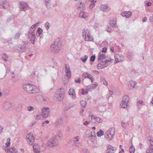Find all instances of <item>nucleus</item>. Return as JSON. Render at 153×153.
<instances>
[{"instance_id":"7c9ffc66","label":"nucleus","mask_w":153,"mask_h":153,"mask_svg":"<svg viewBox=\"0 0 153 153\" xmlns=\"http://www.w3.org/2000/svg\"><path fill=\"white\" fill-rule=\"evenodd\" d=\"M91 117L92 119H95L96 120V121L97 122H98V123H100L101 122H102V119H101L100 118L97 117H95L94 115H91Z\"/></svg>"},{"instance_id":"412c9836","label":"nucleus","mask_w":153,"mask_h":153,"mask_svg":"<svg viewBox=\"0 0 153 153\" xmlns=\"http://www.w3.org/2000/svg\"><path fill=\"white\" fill-rule=\"evenodd\" d=\"M7 148L5 147L4 149L6 152H8L9 151L11 153H18L17 151L16 150L15 148L14 147L11 148L9 150L7 149V151L6 150Z\"/></svg>"},{"instance_id":"0e129e2a","label":"nucleus","mask_w":153,"mask_h":153,"mask_svg":"<svg viewBox=\"0 0 153 153\" xmlns=\"http://www.w3.org/2000/svg\"><path fill=\"white\" fill-rule=\"evenodd\" d=\"M88 74H89L88 73H83L82 74V76L84 77L87 78V75H88Z\"/></svg>"},{"instance_id":"79ce46f5","label":"nucleus","mask_w":153,"mask_h":153,"mask_svg":"<svg viewBox=\"0 0 153 153\" xmlns=\"http://www.w3.org/2000/svg\"><path fill=\"white\" fill-rule=\"evenodd\" d=\"M87 78L91 80L92 83L94 81V78L92 77L91 75L90 74H88V75H87Z\"/></svg>"},{"instance_id":"72a5a7b5","label":"nucleus","mask_w":153,"mask_h":153,"mask_svg":"<svg viewBox=\"0 0 153 153\" xmlns=\"http://www.w3.org/2000/svg\"><path fill=\"white\" fill-rule=\"evenodd\" d=\"M8 57V56L5 53H4L2 54V58L4 61L7 62V61Z\"/></svg>"},{"instance_id":"e433bc0d","label":"nucleus","mask_w":153,"mask_h":153,"mask_svg":"<svg viewBox=\"0 0 153 153\" xmlns=\"http://www.w3.org/2000/svg\"><path fill=\"white\" fill-rule=\"evenodd\" d=\"M21 34V33L20 32H18L14 36V39H17L19 38L20 35Z\"/></svg>"},{"instance_id":"c03bdc74","label":"nucleus","mask_w":153,"mask_h":153,"mask_svg":"<svg viewBox=\"0 0 153 153\" xmlns=\"http://www.w3.org/2000/svg\"><path fill=\"white\" fill-rule=\"evenodd\" d=\"M33 150H36L40 149V147L38 144H35L33 146Z\"/></svg>"},{"instance_id":"1a4fd4ad","label":"nucleus","mask_w":153,"mask_h":153,"mask_svg":"<svg viewBox=\"0 0 153 153\" xmlns=\"http://www.w3.org/2000/svg\"><path fill=\"white\" fill-rule=\"evenodd\" d=\"M50 109L48 108H44L42 110V115L43 118H46L50 114Z\"/></svg>"},{"instance_id":"338daca9","label":"nucleus","mask_w":153,"mask_h":153,"mask_svg":"<svg viewBox=\"0 0 153 153\" xmlns=\"http://www.w3.org/2000/svg\"><path fill=\"white\" fill-rule=\"evenodd\" d=\"M110 64V63L109 64H107L106 65H105L104 66H102V69L103 68H105L106 67H107L108 65H109Z\"/></svg>"},{"instance_id":"680f3d73","label":"nucleus","mask_w":153,"mask_h":153,"mask_svg":"<svg viewBox=\"0 0 153 153\" xmlns=\"http://www.w3.org/2000/svg\"><path fill=\"white\" fill-rule=\"evenodd\" d=\"M102 67L101 64L100 63H99L97 65V68L99 69H102Z\"/></svg>"},{"instance_id":"f257e3e1","label":"nucleus","mask_w":153,"mask_h":153,"mask_svg":"<svg viewBox=\"0 0 153 153\" xmlns=\"http://www.w3.org/2000/svg\"><path fill=\"white\" fill-rule=\"evenodd\" d=\"M65 92L63 88L58 89L54 96V99L57 102L62 101L65 96Z\"/></svg>"},{"instance_id":"3c124183","label":"nucleus","mask_w":153,"mask_h":153,"mask_svg":"<svg viewBox=\"0 0 153 153\" xmlns=\"http://www.w3.org/2000/svg\"><path fill=\"white\" fill-rule=\"evenodd\" d=\"M27 109L29 111H32L34 110V107L32 106H30L27 107Z\"/></svg>"},{"instance_id":"ea45409f","label":"nucleus","mask_w":153,"mask_h":153,"mask_svg":"<svg viewBox=\"0 0 153 153\" xmlns=\"http://www.w3.org/2000/svg\"><path fill=\"white\" fill-rule=\"evenodd\" d=\"M87 131H86L85 133V136L86 137H91L92 138H95L96 136V135H93V134H91V133L90 134V135H88V134L87 133Z\"/></svg>"},{"instance_id":"bf43d9fd","label":"nucleus","mask_w":153,"mask_h":153,"mask_svg":"<svg viewBox=\"0 0 153 153\" xmlns=\"http://www.w3.org/2000/svg\"><path fill=\"white\" fill-rule=\"evenodd\" d=\"M34 153H40V149H37L36 150H33Z\"/></svg>"},{"instance_id":"f3484780","label":"nucleus","mask_w":153,"mask_h":153,"mask_svg":"<svg viewBox=\"0 0 153 153\" xmlns=\"http://www.w3.org/2000/svg\"><path fill=\"white\" fill-rule=\"evenodd\" d=\"M36 38V36L35 35V33H33L29 35L28 38L30 41L33 44H34L35 43V39Z\"/></svg>"},{"instance_id":"0eeeda50","label":"nucleus","mask_w":153,"mask_h":153,"mask_svg":"<svg viewBox=\"0 0 153 153\" xmlns=\"http://www.w3.org/2000/svg\"><path fill=\"white\" fill-rule=\"evenodd\" d=\"M19 7L20 9L23 11L27 10L29 8L28 4L24 2H20Z\"/></svg>"},{"instance_id":"13d9d810","label":"nucleus","mask_w":153,"mask_h":153,"mask_svg":"<svg viewBox=\"0 0 153 153\" xmlns=\"http://www.w3.org/2000/svg\"><path fill=\"white\" fill-rule=\"evenodd\" d=\"M81 79L80 78H79L77 80H75V81L76 83H80L81 82Z\"/></svg>"},{"instance_id":"8fccbe9b","label":"nucleus","mask_w":153,"mask_h":153,"mask_svg":"<svg viewBox=\"0 0 153 153\" xmlns=\"http://www.w3.org/2000/svg\"><path fill=\"white\" fill-rule=\"evenodd\" d=\"M74 106L73 105H72L71 106H69L68 107H65L64 108V110L65 111H67L69 109H70L71 107H72Z\"/></svg>"},{"instance_id":"c9c22d12","label":"nucleus","mask_w":153,"mask_h":153,"mask_svg":"<svg viewBox=\"0 0 153 153\" xmlns=\"http://www.w3.org/2000/svg\"><path fill=\"white\" fill-rule=\"evenodd\" d=\"M104 132L101 129L97 133V135L98 137H100L104 134Z\"/></svg>"},{"instance_id":"4d7b16f0","label":"nucleus","mask_w":153,"mask_h":153,"mask_svg":"<svg viewBox=\"0 0 153 153\" xmlns=\"http://www.w3.org/2000/svg\"><path fill=\"white\" fill-rule=\"evenodd\" d=\"M31 30L32 29H30V28H29L28 30V33L30 34H33V33H35L34 32V30Z\"/></svg>"},{"instance_id":"69168bd1","label":"nucleus","mask_w":153,"mask_h":153,"mask_svg":"<svg viewBox=\"0 0 153 153\" xmlns=\"http://www.w3.org/2000/svg\"><path fill=\"white\" fill-rule=\"evenodd\" d=\"M82 95H84V94H85L86 93H88V92L87 91H85V92L84 90L83 89H82Z\"/></svg>"},{"instance_id":"774afa93","label":"nucleus","mask_w":153,"mask_h":153,"mask_svg":"<svg viewBox=\"0 0 153 153\" xmlns=\"http://www.w3.org/2000/svg\"><path fill=\"white\" fill-rule=\"evenodd\" d=\"M146 5L147 6H151L152 4V3L149 1L148 2L146 3Z\"/></svg>"},{"instance_id":"f8f14e48","label":"nucleus","mask_w":153,"mask_h":153,"mask_svg":"<svg viewBox=\"0 0 153 153\" xmlns=\"http://www.w3.org/2000/svg\"><path fill=\"white\" fill-rule=\"evenodd\" d=\"M65 68L66 75L68 79L70 78L71 76V72L70 70V68L68 65H65Z\"/></svg>"},{"instance_id":"a211bd4d","label":"nucleus","mask_w":153,"mask_h":153,"mask_svg":"<svg viewBox=\"0 0 153 153\" xmlns=\"http://www.w3.org/2000/svg\"><path fill=\"white\" fill-rule=\"evenodd\" d=\"M100 10L103 12H107L109 10L110 8L106 4H102L100 6Z\"/></svg>"},{"instance_id":"864d4df0","label":"nucleus","mask_w":153,"mask_h":153,"mask_svg":"<svg viewBox=\"0 0 153 153\" xmlns=\"http://www.w3.org/2000/svg\"><path fill=\"white\" fill-rule=\"evenodd\" d=\"M107 50V48H106L104 47L102 48V51H100V53H101L102 52L105 53V52H106Z\"/></svg>"},{"instance_id":"a878e982","label":"nucleus","mask_w":153,"mask_h":153,"mask_svg":"<svg viewBox=\"0 0 153 153\" xmlns=\"http://www.w3.org/2000/svg\"><path fill=\"white\" fill-rule=\"evenodd\" d=\"M79 16L80 17L83 18L85 19L87 18V13L83 11H81L80 12Z\"/></svg>"},{"instance_id":"2f4dec72","label":"nucleus","mask_w":153,"mask_h":153,"mask_svg":"<svg viewBox=\"0 0 153 153\" xmlns=\"http://www.w3.org/2000/svg\"><path fill=\"white\" fill-rule=\"evenodd\" d=\"M100 55L99 56L98 59L99 60H103L106 58V56L103 53H99Z\"/></svg>"},{"instance_id":"a19ab883","label":"nucleus","mask_w":153,"mask_h":153,"mask_svg":"<svg viewBox=\"0 0 153 153\" xmlns=\"http://www.w3.org/2000/svg\"><path fill=\"white\" fill-rule=\"evenodd\" d=\"M80 103L83 108H85V107L86 105V101L82 100L80 101Z\"/></svg>"},{"instance_id":"37998d69","label":"nucleus","mask_w":153,"mask_h":153,"mask_svg":"<svg viewBox=\"0 0 153 153\" xmlns=\"http://www.w3.org/2000/svg\"><path fill=\"white\" fill-rule=\"evenodd\" d=\"M113 60L111 59H110L106 60L105 61H103V62H104V65H106L107 64H108V63L109 62H112V61Z\"/></svg>"},{"instance_id":"f704fd0d","label":"nucleus","mask_w":153,"mask_h":153,"mask_svg":"<svg viewBox=\"0 0 153 153\" xmlns=\"http://www.w3.org/2000/svg\"><path fill=\"white\" fill-rule=\"evenodd\" d=\"M101 81V82H103V84L107 86L108 85V83L107 82L105 79V78L103 77H101L100 78Z\"/></svg>"},{"instance_id":"dca6fc26","label":"nucleus","mask_w":153,"mask_h":153,"mask_svg":"<svg viewBox=\"0 0 153 153\" xmlns=\"http://www.w3.org/2000/svg\"><path fill=\"white\" fill-rule=\"evenodd\" d=\"M114 57L115 59V61L116 62L115 63L121 62L122 60L123 57L120 54H115L114 56Z\"/></svg>"},{"instance_id":"603ef678","label":"nucleus","mask_w":153,"mask_h":153,"mask_svg":"<svg viewBox=\"0 0 153 153\" xmlns=\"http://www.w3.org/2000/svg\"><path fill=\"white\" fill-rule=\"evenodd\" d=\"M95 56L94 55H92L91 56L90 60L92 62H94L95 59Z\"/></svg>"},{"instance_id":"c756f323","label":"nucleus","mask_w":153,"mask_h":153,"mask_svg":"<svg viewBox=\"0 0 153 153\" xmlns=\"http://www.w3.org/2000/svg\"><path fill=\"white\" fill-rule=\"evenodd\" d=\"M45 4L47 8H50L51 7V0H45Z\"/></svg>"},{"instance_id":"e2e57ef3","label":"nucleus","mask_w":153,"mask_h":153,"mask_svg":"<svg viewBox=\"0 0 153 153\" xmlns=\"http://www.w3.org/2000/svg\"><path fill=\"white\" fill-rule=\"evenodd\" d=\"M131 148H133L132 150H133V151L130 149V150H129L130 152V153H134L135 151V148L132 147H131Z\"/></svg>"},{"instance_id":"f03ea898","label":"nucleus","mask_w":153,"mask_h":153,"mask_svg":"<svg viewBox=\"0 0 153 153\" xmlns=\"http://www.w3.org/2000/svg\"><path fill=\"white\" fill-rule=\"evenodd\" d=\"M22 87L24 91L30 93L36 94L39 91V89L37 87L30 84L24 85Z\"/></svg>"},{"instance_id":"de8ad7c7","label":"nucleus","mask_w":153,"mask_h":153,"mask_svg":"<svg viewBox=\"0 0 153 153\" xmlns=\"http://www.w3.org/2000/svg\"><path fill=\"white\" fill-rule=\"evenodd\" d=\"M37 32L38 33L39 35H40L42 32V30L40 27H39L38 28Z\"/></svg>"},{"instance_id":"bb28decb","label":"nucleus","mask_w":153,"mask_h":153,"mask_svg":"<svg viewBox=\"0 0 153 153\" xmlns=\"http://www.w3.org/2000/svg\"><path fill=\"white\" fill-rule=\"evenodd\" d=\"M97 86V83L94 82L92 85L87 86L88 89H94Z\"/></svg>"},{"instance_id":"4be33fe9","label":"nucleus","mask_w":153,"mask_h":153,"mask_svg":"<svg viewBox=\"0 0 153 153\" xmlns=\"http://www.w3.org/2000/svg\"><path fill=\"white\" fill-rule=\"evenodd\" d=\"M79 136H77L74 138V145L77 147H79L80 146V143L78 142L79 140Z\"/></svg>"},{"instance_id":"6ab92c4d","label":"nucleus","mask_w":153,"mask_h":153,"mask_svg":"<svg viewBox=\"0 0 153 153\" xmlns=\"http://www.w3.org/2000/svg\"><path fill=\"white\" fill-rule=\"evenodd\" d=\"M68 94L69 95L72 96L73 99H75L76 97V92L74 89L73 88H71L68 91Z\"/></svg>"},{"instance_id":"a18cd8bd","label":"nucleus","mask_w":153,"mask_h":153,"mask_svg":"<svg viewBox=\"0 0 153 153\" xmlns=\"http://www.w3.org/2000/svg\"><path fill=\"white\" fill-rule=\"evenodd\" d=\"M109 94L106 95V97L108 99L111 96V95H112L113 94V92L112 91H110V90H109Z\"/></svg>"},{"instance_id":"b1692460","label":"nucleus","mask_w":153,"mask_h":153,"mask_svg":"<svg viewBox=\"0 0 153 153\" xmlns=\"http://www.w3.org/2000/svg\"><path fill=\"white\" fill-rule=\"evenodd\" d=\"M133 52L128 51L127 52L126 56L128 59H132L133 58Z\"/></svg>"},{"instance_id":"6e6552de","label":"nucleus","mask_w":153,"mask_h":153,"mask_svg":"<svg viewBox=\"0 0 153 153\" xmlns=\"http://www.w3.org/2000/svg\"><path fill=\"white\" fill-rule=\"evenodd\" d=\"M27 44V42H23V44H21L18 46L17 51L20 52H23L26 50V47Z\"/></svg>"},{"instance_id":"2eb2a0df","label":"nucleus","mask_w":153,"mask_h":153,"mask_svg":"<svg viewBox=\"0 0 153 153\" xmlns=\"http://www.w3.org/2000/svg\"><path fill=\"white\" fill-rule=\"evenodd\" d=\"M4 107L7 110H11L13 108L12 104L11 102H6L4 103Z\"/></svg>"},{"instance_id":"4468645a","label":"nucleus","mask_w":153,"mask_h":153,"mask_svg":"<svg viewBox=\"0 0 153 153\" xmlns=\"http://www.w3.org/2000/svg\"><path fill=\"white\" fill-rule=\"evenodd\" d=\"M132 14V12L131 11H125L121 13V15L123 17H125L128 18L130 17Z\"/></svg>"},{"instance_id":"6e6d98bb","label":"nucleus","mask_w":153,"mask_h":153,"mask_svg":"<svg viewBox=\"0 0 153 153\" xmlns=\"http://www.w3.org/2000/svg\"><path fill=\"white\" fill-rule=\"evenodd\" d=\"M150 148H148L146 150V153H153V151H151L150 150Z\"/></svg>"},{"instance_id":"7ed1b4c3","label":"nucleus","mask_w":153,"mask_h":153,"mask_svg":"<svg viewBox=\"0 0 153 153\" xmlns=\"http://www.w3.org/2000/svg\"><path fill=\"white\" fill-rule=\"evenodd\" d=\"M62 43L59 40H56L51 46V50L54 53H58L62 48Z\"/></svg>"},{"instance_id":"ddd939ff","label":"nucleus","mask_w":153,"mask_h":153,"mask_svg":"<svg viewBox=\"0 0 153 153\" xmlns=\"http://www.w3.org/2000/svg\"><path fill=\"white\" fill-rule=\"evenodd\" d=\"M116 149V147H113L111 145H108L107 146V153H114V151Z\"/></svg>"},{"instance_id":"5701e85b","label":"nucleus","mask_w":153,"mask_h":153,"mask_svg":"<svg viewBox=\"0 0 153 153\" xmlns=\"http://www.w3.org/2000/svg\"><path fill=\"white\" fill-rule=\"evenodd\" d=\"M87 37L86 38H85V40L87 41L93 42L94 40V38L92 36L90 35L89 33L88 35H87Z\"/></svg>"},{"instance_id":"9d476101","label":"nucleus","mask_w":153,"mask_h":153,"mask_svg":"<svg viewBox=\"0 0 153 153\" xmlns=\"http://www.w3.org/2000/svg\"><path fill=\"white\" fill-rule=\"evenodd\" d=\"M26 138L29 144L30 145L33 144L34 142V138L32 134L30 133L27 135Z\"/></svg>"},{"instance_id":"5fc2aeb1","label":"nucleus","mask_w":153,"mask_h":153,"mask_svg":"<svg viewBox=\"0 0 153 153\" xmlns=\"http://www.w3.org/2000/svg\"><path fill=\"white\" fill-rule=\"evenodd\" d=\"M150 141L151 143V147H150L148 148H150L151 149H150V150L151 151H152L153 150V141L152 142V140H150Z\"/></svg>"},{"instance_id":"9b49d317","label":"nucleus","mask_w":153,"mask_h":153,"mask_svg":"<svg viewBox=\"0 0 153 153\" xmlns=\"http://www.w3.org/2000/svg\"><path fill=\"white\" fill-rule=\"evenodd\" d=\"M0 5L4 8L6 9L8 7L9 5L6 0H0Z\"/></svg>"},{"instance_id":"c85d7f7f","label":"nucleus","mask_w":153,"mask_h":153,"mask_svg":"<svg viewBox=\"0 0 153 153\" xmlns=\"http://www.w3.org/2000/svg\"><path fill=\"white\" fill-rule=\"evenodd\" d=\"M129 84L131 86V87L129 88V87L128 88L130 89L131 88L133 89L135 87L137 83L135 81H131L129 82Z\"/></svg>"},{"instance_id":"4c0bfd02","label":"nucleus","mask_w":153,"mask_h":153,"mask_svg":"<svg viewBox=\"0 0 153 153\" xmlns=\"http://www.w3.org/2000/svg\"><path fill=\"white\" fill-rule=\"evenodd\" d=\"M88 56L87 55H85L84 57H82L81 58V60L84 63H85L86 61L88 58Z\"/></svg>"},{"instance_id":"423d86ee","label":"nucleus","mask_w":153,"mask_h":153,"mask_svg":"<svg viewBox=\"0 0 153 153\" xmlns=\"http://www.w3.org/2000/svg\"><path fill=\"white\" fill-rule=\"evenodd\" d=\"M57 144V140L54 138H52L49 140L47 143V145L49 147H52L56 146Z\"/></svg>"},{"instance_id":"49530a36","label":"nucleus","mask_w":153,"mask_h":153,"mask_svg":"<svg viewBox=\"0 0 153 153\" xmlns=\"http://www.w3.org/2000/svg\"><path fill=\"white\" fill-rule=\"evenodd\" d=\"M36 73L35 72H33L31 73L30 75V77L31 78H33L35 77Z\"/></svg>"},{"instance_id":"473e14b6","label":"nucleus","mask_w":153,"mask_h":153,"mask_svg":"<svg viewBox=\"0 0 153 153\" xmlns=\"http://www.w3.org/2000/svg\"><path fill=\"white\" fill-rule=\"evenodd\" d=\"M83 31L82 34L83 37H84V38H86L87 36V35H88V34L89 33V31L87 30H85V29L83 30Z\"/></svg>"},{"instance_id":"09e8293b","label":"nucleus","mask_w":153,"mask_h":153,"mask_svg":"<svg viewBox=\"0 0 153 153\" xmlns=\"http://www.w3.org/2000/svg\"><path fill=\"white\" fill-rule=\"evenodd\" d=\"M45 26L46 28V30H48L50 27V23L47 22L45 24Z\"/></svg>"},{"instance_id":"393cba45","label":"nucleus","mask_w":153,"mask_h":153,"mask_svg":"<svg viewBox=\"0 0 153 153\" xmlns=\"http://www.w3.org/2000/svg\"><path fill=\"white\" fill-rule=\"evenodd\" d=\"M116 19L114 18L111 20L109 21V24L112 27H116Z\"/></svg>"},{"instance_id":"58836bf2","label":"nucleus","mask_w":153,"mask_h":153,"mask_svg":"<svg viewBox=\"0 0 153 153\" xmlns=\"http://www.w3.org/2000/svg\"><path fill=\"white\" fill-rule=\"evenodd\" d=\"M13 16H10L7 19V21L6 23H7L11 21L13 22Z\"/></svg>"},{"instance_id":"cd10ccee","label":"nucleus","mask_w":153,"mask_h":153,"mask_svg":"<svg viewBox=\"0 0 153 153\" xmlns=\"http://www.w3.org/2000/svg\"><path fill=\"white\" fill-rule=\"evenodd\" d=\"M80 5L81 6H79L77 7V9L79 10H81V8L82 7V10H83L85 9V5L84 4V3L83 2H81L80 3Z\"/></svg>"},{"instance_id":"20e7f679","label":"nucleus","mask_w":153,"mask_h":153,"mask_svg":"<svg viewBox=\"0 0 153 153\" xmlns=\"http://www.w3.org/2000/svg\"><path fill=\"white\" fill-rule=\"evenodd\" d=\"M115 135V129L114 128H111L105 134V138L108 140H111Z\"/></svg>"},{"instance_id":"052dcab7","label":"nucleus","mask_w":153,"mask_h":153,"mask_svg":"<svg viewBox=\"0 0 153 153\" xmlns=\"http://www.w3.org/2000/svg\"><path fill=\"white\" fill-rule=\"evenodd\" d=\"M38 24V23H36V24H34L30 28V29H33L35 27H36L37 25Z\"/></svg>"},{"instance_id":"aec40b11","label":"nucleus","mask_w":153,"mask_h":153,"mask_svg":"<svg viewBox=\"0 0 153 153\" xmlns=\"http://www.w3.org/2000/svg\"><path fill=\"white\" fill-rule=\"evenodd\" d=\"M63 119L62 117L58 118L56 121V124L57 126H59L63 124Z\"/></svg>"},{"instance_id":"39448f33","label":"nucleus","mask_w":153,"mask_h":153,"mask_svg":"<svg viewBox=\"0 0 153 153\" xmlns=\"http://www.w3.org/2000/svg\"><path fill=\"white\" fill-rule=\"evenodd\" d=\"M129 98L127 95H125L123 97V100L120 104L121 108H126L127 106L129 101Z\"/></svg>"}]
</instances>
